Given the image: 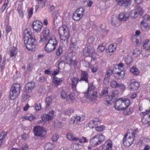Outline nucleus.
Wrapping results in <instances>:
<instances>
[{
    "instance_id": "obj_1",
    "label": "nucleus",
    "mask_w": 150,
    "mask_h": 150,
    "mask_svg": "<svg viewBox=\"0 0 150 150\" xmlns=\"http://www.w3.org/2000/svg\"><path fill=\"white\" fill-rule=\"evenodd\" d=\"M23 40L24 46L30 50H34L38 42L35 36L29 28H26L24 32Z\"/></svg>"
},
{
    "instance_id": "obj_2",
    "label": "nucleus",
    "mask_w": 150,
    "mask_h": 150,
    "mask_svg": "<svg viewBox=\"0 0 150 150\" xmlns=\"http://www.w3.org/2000/svg\"><path fill=\"white\" fill-rule=\"evenodd\" d=\"M59 33L61 42L65 45H67L69 35L68 28L65 26L60 27L59 29Z\"/></svg>"
},
{
    "instance_id": "obj_3",
    "label": "nucleus",
    "mask_w": 150,
    "mask_h": 150,
    "mask_svg": "<svg viewBox=\"0 0 150 150\" xmlns=\"http://www.w3.org/2000/svg\"><path fill=\"white\" fill-rule=\"evenodd\" d=\"M21 89V86L19 84L14 83L11 88L9 98L12 100L16 99L19 95Z\"/></svg>"
},
{
    "instance_id": "obj_4",
    "label": "nucleus",
    "mask_w": 150,
    "mask_h": 150,
    "mask_svg": "<svg viewBox=\"0 0 150 150\" xmlns=\"http://www.w3.org/2000/svg\"><path fill=\"white\" fill-rule=\"evenodd\" d=\"M58 43L55 38H51L46 44L44 47L45 51L47 53L52 52L55 50Z\"/></svg>"
},
{
    "instance_id": "obj_5",
    "label": "nucleus",
    "mask_w": 150,
    "mask_h": 150,
    "mask_svg": "<svg viewBox=\"0 0 150 150\" xmlns=\"http://www.w3.org/2000/svg\"><path fill=\"white\" fill-rule=\"evenodd\" d=\"M97 93L95 87L92 84H88V86L87 91L84 93L86 98L93 100L97 97Z\"/></svg>"
},
{
    "instance_id": "obj_6",
    "label": "nucleus",
    "mask_w": 150,
    "mask_h": 150,
    "mask_svg": "<svg viewBox=\"0 0 150 150\" xmlns=\"http://www.w3.org/2000/svg\"><path fill=\"white\" fill-rule=\"evenodd\" d=\"M83 54L86 57H91V61L95 60L94 57H93L94 51L92 45H87L85 48L83 49Z\"/></svg>"
},
{
    "instance_id": "obj_7",
    "label": "nucleus",
    "mask_w": 150,
    "mask_h": 150,
    "mask_svg": "<svg viewBox=\"0 0 150 150\" xmlns=\"http://www.w3.org/2000/svg\"><path fill=\"white\" fill-rule=\"evenodd\" d=\"M134 140V138L127 132L125 134L122 140V143L126 146H129Z\"/></svg>"
},
{
    "instance_id": "obj_8",
    "label": "nucleus",
    "mask_w": 150,
    "mask_h": 150,
    "mask_svg": "<svg viewBox=\"0 0 150 150\" xmlns=\"http://www.w3.org/2000/svg\"><path fill=\"white\" fill-rule=\"evenodd\" d=\"M143 11L142 8L139 6L134 8V10H132L130 13L129 15L131 18H136L139 15L142 16L143 13Z\"/></svg>"
},
{
    "instance_id": "obj_9",
    "label": "nucleus",
    "mask_w": 150,
    "mask_h": 150,
    "mask_svg": "<svg viewBox=\"0 0 150 150\" xmlns=\"http://www.w3.org/2000/svg\"><path fill=\"white\" fill-rule=\"evenodd\" d=\"M33 132L35 136L43 137L46 134V131L43 127L36 126L34 128Z\"/></svg>"
},
{
    "instance_id": "obj_10",
    "label": "nucleus",
    "mask_w": 150,
    "mask_h": 150,
    "mask_svg": "<svg viewBox=\"0 0 150 150\" xmlns=\"http://www.w3.org/2000/svg\"><path fill=\"white\" fill-rule=\"evenodd\" d=\"M54 111L52 110L50 111L48 114H44L42 116V120H40L41 122H46L51 120L54 116Z\"/></svg>"
},
{
    "instance_id": "obj_11",
    "label": "nucleus",
    "mask_w": 150,
    "mask_h": 150,
    "mask_svg": "<svg viewBox=\"0 0 150 150\" xmlns=\"http://www.w3.org/2000/svg\"><path fill=\"white\" fill-rule=\"evenodd\" d=\"M79 141H75L71 146V148L74 150L81 149L83 148L82 139H80Z\"/></svg>"
},
{
    "instance_id": "obj_12",
    "label": "nucleus",
    "mask_w": 150,
    "mask_h": 150,
    "mask_svg": "<svg viewBox=\"0 0 150 150\" xmlns=\"http://www.w3.org/2000/svg\"><path fill=\"white\" fill-rule=\"evenodd\" d=\"M42 26V23L39 21H34L32 24L33 29L38 32H39L41 30Z\"/></svg>"
},
{
    "instance_id": "obj_13",
    "label": "nucleus",
    "mask_w": 150,
    "mask_h": 150,
    "mask_svg": "<svg viewBox=\"0 0 150 150\" xmlns=\"http://www.w3.org/2000/svg\"><path fill=\"white\" fill-rule=\"evenodd\" d=\"M112 143L111 140L107 141L102 145V150H112Z\"/></svg>"
},
{
    "instance_id": "obj_14",
    "label": "nucleus",
    "mask_w": 150,
    "mask_h": 150,
    "mask_svg": "<svg viewBox=\"0 0 150 150\" xmlns=\"http://www.w3.org/2000/svg\"><path fill=\"white\" fill-rule=\"evenodd\" d=\"M35 86V84L33 82H29L26 84L24 91L25 92L29 93L31 92Z\"/></svg>"
},
{
    "instance_id": "obj_15",
    "label": "nucleus",
    "mask_w": 150,
    "mask_h": 150,
    "mask_svg": "<svg viewBox=\"0 0 150 150\" xmlns=\"http://www.w3.org/2000/svg\"><path fill=\"white\" fill-rule=\"evenodd\" d=\"M111 23L114 26L117 27L119 26L121 24V22L117 16H111Z\"/></svg>"
},
{
    "instance_id": "obj_16",
    "label": "nucleus",
    "mask_w": 150,
    "mask_h": 150,
    "mask_svg": "<svg viewBox=\"0 0 150 150\" xmlns=\"http://www.w3.org/2000/svg\"><path fill=\"white\" fill-rule=\"evenodd\" d=\"M81 77L79 81H85L86 83H88V75L87 71H85L81 70Z\"/></svg>"
},
{
    "instance_id": "obj_17",
    "label": "nucleus",
    "mask_w": 150,
    "mask_h": 150,
    "mask_svg": "<svg viewBox=\"0 0 150 150\" xmlns=\"http://www.w3.org/2000/svg\"><path fill=\"white\" fill-rule=\"evenodd\" d=\"M117 91H114L113 92L112 96L108 95L106 96V99L105 101V103L107 105H110L112 104V100L113 97L115 96V94H116V92Z\"/></svg>"
},
{
    "instance_id": "obj_18",
    "label": "nucleus",
    "mask_w": 150,
    "mask_h": 150,
    "mask_svg": "<svg viewBox=\"0 0 150 150\" xmlns=\"http://www.w3.org/2000/svg\"><path fill=\"white\" fill-rule=\"evenodd\" d=\"M122 103L121 106L122 108L121 110H124L127 108L129 105L130 102L129 100L127 99L121 98Z\"/></svg>"
},
{
    "instance_id": "obj_19",
    "label": "nucleus",
    "mask_w": 150,
    "mask_h": 150,
    "mask_svg": "<svg viewBox=\"0 0 150 150\" xmlns=\"http://www.w3.org/2000/svg\"><path fill=\"white\" fill-rule=\"evenodd\" d=\"M131 0H116L117 4L123 6H128L130 5Z\"/></svg>"
},
{
    "instance_id": "obj_20",
    "label": "nucleus",
    "mask_w": 150,
    "mask_h": 150,
    "mask_svg": "<svg viewBox=\"0 0 150 150\" xmlns=\"http://www.w3.org/2000/svg\"><path fill=\"white\" fill-rule=\"evenodd\" d=\"M71 87L74 92L76 91L77 84L79 81V79L76 77H74L71 79Z\"/></svg>"
},
{
    "instance_id": "obj_21",
    "label": "nucleus",
    "mask_w": 150,
    "mask_h": 150,
    "mask_svg": "<svg viewBox=\"0 0 150 150\" xmlns=\"http://www.w3.org/2000/svg\"><path fill=\"white\" fill-rule=\"evenodd\" d=\"M52 17L53 18V23L55 25V23H57L58 18L59 16V13L58 11H55L51 14Z\"/></svg>"
},
{
    "instance_id": "obj_22",
    "label": "nucleus",
    "mask_w": 150,
    "mask_h": 150,
    "mask_svg": "<svg viewBox=\"0 0 150 150\" xmlns=\"http://www.w3.org/2000/svg\"><path fill=\"white\" fill-rule=\"evenodd\" d=\"M115 76L117 79H121L123 78L125 75V71L122 70H118L117 72H115Z\"/></svg>"
},
{
    "instance_id": "obj_23",
    "label": "nucleus",
    "mask_w": 150,
    "mask_h": 150,
    "mask_svg": "<svg viewBox=\"0 0 150 150\" xmlns=\"http://www.w3.org/2000/svg\"><path fill=\"white\" fill-rule=\"evenodd\" d=\"M139 86L138 82L134 81L131 82L129 84V88L131 91L137 90Z\"/></svg>"
},
{
    "instance_id": "obj_24",
    "label": "nucleus",
    "mask_w": 150,
    "mask_h": 150,
    "mask_svg": "<svg viewBox=\"0 0 150 150\" xmlns=\"http://www.w3.org/2000/svg\"><path fill=\"white\" fill-rule=\"evenodd\" d=\"M52 102V98L51 97L49 96L46 98L45 100L46 106L45 109L47 111L50 108V106Z\"/></svg>"
},
{
    "instance_id": "obj_25",
    "label": "nucleus",
    "mask_w": 150,
    "mask_h": 150,
    "mask_svg": "<svg viewBox=\"0 0 150 150\" xmlns=\"http://www.w3.org/2000/svg\"><path fill=\"white\" fill-rule=\"evenodd\" d=\"M116 47H115L112 44H110L108 46V48L106 49L107 53L109 55H111L116 50Z\"/></svg>"
},
{
    "instance_id": "obj_26",
    "label": "nucleus",
    "mask_w": 150,
    "mask_h": 150,
    "mask_svg": "<svg viewBox=\"0 0 150 150\" xmlns=\"http://www.w3.org/2000/svg\"><path fill=\"white\" fill-rule=\"evenodd\" d=\"M62 81V78H59L56 77H54L52 79V84L54 86L57 87Z\"/></svg>"
},
{
    "instance_id": "obj_27",
    "label": "nucleus",
    "mask_w": 150,
    "mask_h": 150,
    "mask_svg": "<svg viewBox=\"0 0 150 150\" xmlns=\"http://www.w3.org/2000/svg\"><path fill=\"white\" fill-rule=\"evenodd\" d=\"M77 43V41L76 38H73L71 39L70 47L72 50L74 51L78 48Z\"/></svg>"
},
{
    "instance_id": "obj_28",
    "label": "nucleus",
    "mask_w": 150,
    "mask_h": 150,
    "mask_svg": "<svg viewBox=\"0 0 150 150\" xmlns=\"http://www.w3.org/2000/svg\"><path fill=\"white\" fill-rule=\"evenodd\" d=\"M98 139L95 136L93 137L90 139V144L92 146H94L100 144L98 141Z\"/></svg>"
},
{
    "instance_id": "obj_29",
    "label": "nucleus",
    "mask_w": 150,
    "mask_h": 150,
    "mask_svg": "<svg viewBox=\"0 0 150 150\" xmlns=\"http://www.w3.org/2000/svg\"><path fill=\"white\" fill-rule=\"evenodd\" d=\"M129 17V15L128 13L124 12L121 13L119 15V19L120 21H125Z\"/></svg>"
},
{
    "instance_id": "obj_30",
    "label": "nucleus",
    "mask_w": 150,
    "mask_h": 150,
    "mask_svg": "<svg viewBox=\"0 0 150 150\" xmlns=\"http://www.w3.org/2000/svg\"><path fill=\"white\" fill-rule=\"evenodd\" d=\"M121 98L119 99L116 101L114 104V107L116 110H121L122 109V108L121 107Z\"/></svg>"
},
{
    "instance_id": "obj_31",
    "label": "nucleus",
    "mask_w": 150,
    "mask_h": 150,
    "mask_svg": "<svg viewBox=\"0 0 150 150\" xmlns=\"http://www.w3.org/2000/svg\"><path fill=\"white\" fill-rule=\"evenodd\" d=\"M138 132V129H136L134 130L130 129L127 132L132 137L134 138L136 137V136L137 135V134Z\"/></svg>"
},
{
    "instance_id": "obj_32",
    "label": "nucleus",
    "mask_w": 150,
    "mask_h": 150,
    "mask_svg": "<svg viewBox=\"0 0 150 150\" xmlns=\"http://www.w3.org/2000/svg\"><path fill=\"white\" fill-rule=\"evenodd\" d=\"M50 39H51L50 38H48L41 35L40 37V42L46 44Z\"/></svg>"
},
{
    "instance_id": "obj_33",
    "label": "nucleus",
    "mask_w": 150,
    "mask_h": 150,
    "mask_svg": "<svg viewBox=\"0 0 150 150\" xmlns=\"http://www.w3.org/2000/svg\"><path fill=\"white\" fill-rule=\"evenodd\" d=\"M67 138L70 140L74 141H81L80 139L78 137H74L71 133L68 134L67 135Z\"/></svg>"
},
{
    "instance_id": "obj_34",
    "label": "nucleus",
    "mask_w": 150,
    "mask_h": 150,
    "mask_svg": "<svg viewBox=\"0 0 150 150\" xmlns=\"http://www.w3.org/2000/svg\"><path fill=\"white\" fill-rule=\"evenodd\" d=\"M141 28L143 31H146L148 28V24L145 21H142L141 23Z\"/></svg>"
},
{
    "instance_id": "obj_35",
    "label": "nucleus",
    "mask_w": 150,
    "mask_h": 150,
    "mask_svg": "<svg viewBox=\"0 0 150 150\" xmlns=\"http://www.w3.org/2000/svg\"><path fill=\"white\" fill-rule=\"evenodd\" d=\"M143 48L145 50H148L150 49V42L148 40H146L143 44Z\"/></svg>"
},
{
    "instance_id": "obj_36",
    "label": "nucleus",
    "mask_w": 150,
    "mask_h": 150,
    "mask_svg": "<svg viewBox=\"0 0 150 150\" xmlns=\"http://www.w3.org/2000/svg\"><path fill=\"white\" fill-rule=\"evenodd\" d=\"M45 36L50 38V33L49 29L47 28H45L44 29L42 33L41 34Z\"/></svg>"
},
{
    "instance_id": "obj_37",
    "label": "nucleus",
    "mask_w": 150,
    "mask_h": 150,
    "mask_svg": "<svg viewBox=\"0 0 150 150\" xmlns=\"http://www.w3.org/2000/svg\"><path fill=\"white\" fill-rule=\"evenodd\" d=\"M17 49L15 47H13L9 51V54L11 57L15 56L17 54Z\"/></svg>"
},
{
    "instance_id": "obj_38",
    "label": "nucleus",
    "mask_w": 150,
    "mask_h": 150,
    "mask_svg": "<svg viewBox=\"0 0 150 150\" xmlns=\"http://www.w3.org/2000/svg\"><path fill=\"white\" fill-rule=\"evenodd\" d=\"M95 136L98 139V141L100 144L105 139V137L101 134H98Z\"/></svg>"
},
{
    "instance_id": "obj_39",
    "label": "nucleus",
    "mask_w": 150,
    "mask_h": 150,
    "mask_svg": "<svg viewBox=\"0 0 150 150\" xmlns=\"http://www.w3.org/2000/svg\"><path fill=\"white\" fill-rule=\"evenodd\" d=\"M130 71L133 74L137 75L139 73V71L138 69L135 67H132L130 69Z\"/></svg>"
},
{
    "instance_id": "obj_40",
    "label": "nucleus",
    "mask_w": 150,
    "mask_h": 150,
    "mask_svg": "<svg viewBox=\"0 0 150 150\" xmlns=\"http://www.w3.org/2000/svg\"><path fill=\"white\" fill-rule=\"evenodd\" d=\"M84 118L85 117L84 116H83L82 117L76 116L74 118V123L77 124L79 122H82L83 120H84Z\"/></svg>"
},
{
    "instance_id": "obj_41",
    "label": "nucleus",
    "mask_w": 150,
    "mask_h": 150,
    "mask_svg": "<svg viewBox=\"0 0 150 150\" xmlns=\"http://www.w3.org/2000/svg\"><path fill=\"white\" fill-rule=\"evenodd\" d=\"M17 10L20 16L22 18H23L24 16L23 12L22 6L21 5H19L18 6Z\"/></svg>"
},
{
    "instance_id": "obj_42",
    "label": "nucleus",
    "mask_w": 150,
    "mask_h": 150,
    "mask_svg": "<svg viewBox=\"0 0 150 150\" xmlns=\"http://www.w3.org/2000/svg\"><path fill=\"white\" fill-rule=\"evenodd\" d=\"M63 49L62 46L59 45L56 52V54L57 56H59L62 53Z\"/></svg>"
},
{
    "instance_id": "obj_43",
    "label": "nucleus",
    "mask_w": 150,
    "mask_h": 150,
    "mask_svg": "<svg viewBox=\"0 0 150 150\" xmlns=\"http://www.w3.org/2000/svg\"><path fill=\"white\" fill-rule=\"evenodd\" d=\"M82 18V17L79 15L78 13H77L76 12L73 13L72 16V19L75 21L79 20Z\"/></svg>"
},
{
    "instance_id": "obj_44",
    "label": "nucleus",
    "mask_w": 150,
    "mask_h": 150,
    "mask_svg": "<svg viewBox=\"0 0 150 150\" xmlns=\"http://www.w3.org/2000/svg\"><path fill=\"white\" fill-rule=\"evenodd\" d=\"M7 132H3L1 134L0 136V145L2 143L3 141L4 140L7 136Z\"/></svg>"
},
{
    "instance_id": "obj_45",
    "label": "nucleus",
    "mask_w": 150,
    "mask_h": 150,
    "mask_svg": "<svg viewBox=\"0 0 150 150\" xmlns=\"http://www.w3.org/2000/svg\"><path fill=\"white\" fill-rule=\"evenodd\" d=\"M53 145L51 143L49 142L46 144L44 148L45 150H51L53 148Z\"/></svg>"
},
{
    "instance_id": "obj_46",
    "label": "nucleus",
    "mask_w": 150,
    "mask_h": 150,
    "mask_svg": "<svg viewBox=\"0 0 150 150\" xmlns=\"http://www.w3.org/2000/svg\"><path fill=\"white\" fill-rule=\"evenodd\" d=\"M124 110L123 114L125 115H128L130 114L133 111V109L132 108H126Z\"/></svg>"
},
{
    "instance_id": "obj_47",
    "label": "nucleus",
    "mask_w": 150,
    "mask_h": 150,
    "mask_svg": "<svg viewBox=\"0 0 150 150\" xmlns=\"http://www.w3.org/2000/svg\"><path fill=\"white\" fill-rule=\"evenodd\" d=\"M75 12L82 17H83L84 13V10L83 8H81L78 9Z\"/></svg>"
},
{
    "instance_id": "obj_48",
    "label": "nucleus",
    "mask_w": 150,
    "mask_h": 150,
    "mask_svg": "<svg viewBox=\"0 0 150 150\" xmlns=\"http://www.w3.org/2000/svg\"><path fill=\"white\" fill-rule=\"evenodd\" d=\"M23 118L25 120H28L30 121H31L32 120L35 119V116H34V115H32L29 116H25L23 117Z\"/></svg>"
},
{
    "instance_id": "obj_49",
    "label": "nucleus",
    "mask_w": 150,
    "mask_h": 150,
    "mask_svg": "<svg viewBox=\"0 0 150 150\" xmlns=\"http://www.w3.org/2000/svg\"><path fill=\"white\" fill-rule=\"evenodd\" d=\"M118 84L116 81L113 80L110 82V86L112 88H118Z\"/></svg>"
},
{
    "instance_id": "obj_50",
    "label": "nucleus",
    "mask_w": 150,
    "mask_h": 150,
    "mask_svg": "<svg viewBox=\"0 0 150 150\" xmlns=\"http://www.w3.org/2000/svg\"><path fill=\"white\" fill-rule=\"evenodd\" d=\"M132 57L130 56H129L125 58V62L127 65H129L132 63Z\"/></svg>"
},
{
    "instance_id": "obj_51",
    "label": "nucleus",
    "mask_w": 150,
    "mask_h": 150,
    "mask_svg": "<svg viewBox=\"0 0 150 150\" xmlns=\"http://www.w3.org/2000/svg\"><path fill=\"white\" fill-rule=\"evenodd\" d=\"M105 49V47L103 44H100L98 47L97 50L99 52H102Z\"/></svg>"
},
{
    "instance_id": "obj_52",
    "label": "nucleus",
    "mask_w": 150,
    "mask_h": 150,
    "mask_svg": "<svg viewBox=\"0 0 150 150\" xmlns=\"http://www.w3.org/2000/svg\"><path fill=\"white\" fill-rule=\"evenodd\" d=\"M40 75H41V74H40L38 76H37V79L40 82H43L45 81V76H40Z\"/></svg>"
},
{
    "instance_id": "obj_53",
    "label": "nucleus",
    "mask_w": 150,
    "mask_h": 150,
    "mask_svg": "<svg viewBox=\"0 0 150 150\" xmlns=\"http://www.w3.org/2000/svg\"><path fill=\"white\" fill-rule=\"evenodd\" d=\"M74 110L73 109L69 108L65 110L64 112V114L66 115H70L72 113H73Z\"/></svg>"
},
{
    "instance_id": "obj_54",
    "label": "nucleus",
    "mask_w": 150,
    "mask_h": 150,
    "mask_svg": "<svg viewBox=\"0 0 150 150\" xmlns=\"http://www.w3.org/2000/svg\"><path fill=\"white\" fill-rule=\"evenodd\" d=\"M108 93V88L107 87H105L103 89L102 91V94L100 96H105L107 95Z\"/></svg>"
},
{
    "instance_id": "obj_55",
    "label": "nucleus",
    "mask_w": 150,
    "mask_h": 150,
    "mask_svg": "<svg viewBox=\"0 0 150 150\" xmlns=\"http://www.w3.org/2000/svg\"><path fill=\"white\" fill-rule=\"evenodd\" d=\"M110 70L112 71L113 73H115V72H117L118 70H120V69L119 68H116L115 65H113L111 66L109 68Z\"/></svg>"
},
{
    "instance_id": "obj_56",
    "label": "nucleus",
    "mask_w": 150,
    "mask_h": 150,
    "mask_svg": "<svg viewBox=\"0 0 150 150\" xmlns=\"http://www.w3.org/2000/svg\"><path fill=\"white\" fill-rule=\"evenodd\" d=\"M96 130L98 132L103 131L105 128L103 125H101L100 126H96L95 127Z\"/></svg>"
},
{
    "instance_id": "obj_57",
    "label": "nucleus",
    "mask_w": 150,
    "mask_h": 150,
    "mask_svg": "<svg viewBox=\"0 0 150 150\" xmlns=\"http://www.w3.org/2000/svg\"><path fill=\"white\" fill-rule=\"evenodd\" d=\"M140 114L141 116L142 115L144 116L147 114H149L148 117L150 118V109L149 110L148 109L146 110L145 112H141Z\"/></svg>"
},
{
    "instance_id": "obj_58",
    "label": "nucleus",
    "mask_w": 150,
    "mask_h": 150,
    "mask_svg": "<svg viewBox=\"0 0 150 150\" xmlns=\"http://www.w3.org/2000/svg\"><path fill=\"white\" fill-rule=\"evenodd\" d=\"M78 63V62L76 60H72L71 62V63L69 65L71 66H74V68L77 67V64Z\"/></svg>"
},
{
    "instance_id": "obj_59",
    "label": "nucleus",
    "mask_w": 150,
    "mask_h": 150,
    "mask_svg": "<svg viewBox=\"0 0 150 150\" xmlns=\"http://www.w3.org/2000/svg\"><path fill=\"white\" fill-rule=\"evenodd\" d=\"M28 146L27 144H25L22 146L21 147L18 149V150H27Z\"/></svg>"
},
{
    "instance_id": "obj_60",
    "label": "nucleus",
    "mask_w": 150,
    "mask_h": 150,
    "mask_svg": "<svg viewBox=\"0 0 150 150\" xmlns=\"http://www.w3.org/2000/svg\"><path fill=\"white\" fill-rule=\"evenodd\" d=\"M8 2V1L7 0V2L5 1L4 3V4L2 6L1 8V10L2 12H3L5 10L6 6H7V4Z\"/></svg>"
},
{
    "instance_id": "obj_61",
    "label": "nucleus",
    "mask_w": 150,
    "mask_h": 150,
    "mask_svg": "<svg viewBox=\"0 0 150 150\" xmlns=\"http://www.w3.org/2000/svg\"><path fill=\"white\" fill-rule=\"evenodd\" d=\"M143 20L142 21H144L146 22V21H149L150 19V17L147 14L145 15L143 17Z\"/></svg>"
},
{
    "instance_id": "obj_62",
    "label": "nucleus",
    "mask_w": 150,
    "mask_h": 150,
    "mask_svg": "<svg viewBox=\"0 0 150 150\" xmlns=\"http://www.w3.org/2000/svg\"><path fill=\"white\" fill-rule=\"evenodd\" d=\"M35 108L36 110H40L41 108L40 104L38 103H37L35 105Z\"/></svg>"
},
{
    "instance_id": "obj_63",
    "label": "nucleus",
    "mask_w": 150,
    "mask_h": 150,
    "mask_svg": "<svg viewBox=\"0 0 150 150\" xmlns=\"http://www.w3.org/2000/svg\"><path fill=\"white\" fill-rule=\"evenodd\" d=\"M94 40L95 38L93 37H91L88 39V42L89 44H92L94 42Z\"/></svg>"
},
{
    "instance_id": "obj_64",
    "label": "nucleus",
    "mask_w": 150,
    "mask_h": 150,
    "mask_svg": "<svg viewBox=\"0 0 150 150\" xmlns=\"http://www.w3.org/2000/svg\"><path fill=\"white\" fill-rule=\"evenodd\" d=\"M66 59L67 63L69 65L71 63V62L73 60L72 58L70 57H67Z\"/></svg>"
}]
</instances>
